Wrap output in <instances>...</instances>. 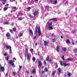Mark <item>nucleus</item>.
Wrapping results in <instances>:
<instances>
[{
	"label": "nucleus",
	"mask_w": 77,
	"mask_h": 77,
	"mask_svg": "<svg viewBox=\"0 0 77 77\" xmlns=\"http://www.w3.org/2000/svg\"><path fill=\"white\" fill-rule=\"evenodd\" d=\"M52 25V22L49 21L48 22L46 25V27H48V30H53V27L51 26Z\"/></svg>",
	"instance_id": "1"
},
{
	"label": "nucleus",
	"mask_w": 77,
	"mask_h": 77,
	"mask_svg": "<svg viewBox=\"0 0 77 77\" xmlns=\"http://www.w3.org/2000/svg\"><path fill=\"white\" fill-rule=\"evenodd\" d=\"M27 55V59L28 60H29L30 59V55L29 54V53L28 52V49L26 48V56Z\"/></svg>",
	"instance_id": "2"
},
{
	"label": "nucleus",
	"mask_w": 77,
	"mask_h": 77,
	"mask_svg": "<svg viewBox=\"0 0 77 77\" xmlns=\"http://www.w3.org/2000/svg\"><path fill=\"white\" fill-rule=\"evenodd\" d=\"M38 36H40L41 35H42V33H41V29H40V26H38Z\"/></svg>",
	"instance_id": "3"
},
{
	"label": "nucleus",
	"mask_w": 77,
	"mask_h": 77,
	"mask_svg": "<svg viewBox=\"0 0 77 77\" xmlns=\"http://www.w3.org/2000/svg\"><path fill=\"white\" fill-rule=\"evenodd\" d=\"M38 11H36V10L35 9H34L33 10V14L34 16L37 15V14H38Z\"/></svg>",
	"instance_id": "4"
},
{
	"label": "nucleus",
	"mask_w": 77,
	"mask_h": 77,
	"mask_svg": "<svg viewBox=\"0 0 77 77\" xmlns=\"http://www.w3.org/2000/svg\"><path fill=\"white\" fill-rule=\"evenodd\" d=\"M42 62L41 60L38 61V67L40 68V67L42 66Z\"/></svg>",
	"instance_id": "5"
},
{
	"label": "nucleus",
	"mask_w": 77,
	"mask_h": 77,
	"mask_svg": "<svg viewBox=\"0 0 77 77\" xmlns=\"http://www.w3.org/2000/svg\"><path fill=\"white\" fill-rule=\"evenodd\" d=\"M9 63L13 66V67H15V65H14V63L13 62V61L12 60H9Z\"/></svg>",
	"instance_id": "6"
},
{
	"label": "nucleus",
	"mask_w": 77,
	"mask_h": 77,
	"mask_svg": "<svg viewBox=\"0 0 77 77\" xmlns=\"http://www.w3.org/2000/svg\"><path fill=\"white\" fill-rule=\"evenodd\" d=\"M5 47L6 48V50H10L11 49V46L10 45H5Z\"/></svg>",
	"instance_id": "7"
},
{
	"label": "nucleus",
	"mask_w": 77,
	"mask_h": 77,
	"mask_svg": "<svg viewBox=\"0 0 77 77\" xmlns=\"http://www.w3.org/2000/svg\"><path fill=\"white\" fill-rule=\"evenodd\" d=\"M38 29V24H37V26L35 28V31L34 34L35 35H36L37 34V32H38V30L37 29Z\"/></svg>",
	"instance_id": "8"
},
{
	"label": "nucleus",
	"mask_w": 77,
	"mask_h": 77,
	"mask_svg": "<svg viewBox=\"0 0 77 77\" xmlns=\"http://www.w3.org/2000/svg\"><path fill=\"white\" fill-rule=\"evenodd\" d=\"M6 36H7V38L8 39H11V35L9 33H8L6 34Z\"/></svg>",
	"instance_id": "9"
},
{
	"label": "nucleus",
	"mask_w": 77,
	"mask_h": 77,
	"mask_svg": "<svg viewBox=\"0 0 77 77\" xmlns=\"http://www.w3.org/2000/svg\"><path fill=\"white\" fill-rule=\"evenodd\" d=\"M71 75V73L70 72H68L67 73V76L66 75H65V77H70Z\"/></svg>",
	"instance_id": "10"
},
{
	"label": "nucleus",
	"mask_w": 77,
	"mask_h": 77,
	"mask_svg": "<svg viewBox=\"0 0 77 77\" xmlns=\"http://www.w3.org/2000/svg\"><path fill=\"white\" fill-rule=\"evenodd\" d=\"M5 68L1 66L0 67V72H2L3 71H4Z\"/></svg>",
	"instance_id": "11"
},
{
	"label": "nucleus",
	"mask_w": 77,
	"mask_h": 77,
	"mask_svg": "<svg viewBox=\"0 0 77 77\" xmlns=\"http://www.w3.org/2000/svg\"><path fill=\"white\" fill-rule=\"evenodd\" d=\"M29 31L30 32V34L31 36H33V31H32V30L31 29H29Z\"/></svg>",
	"instance_id": "12"
},
{
	"label": "nucleus",
	"mask_w": 77,
	"mask_h": 77,
	"mask_svg": "<svg viewBox=\"0 0 77 77\" xmlns=\"http://www.w3.org/2000/svg\"><path fill=\"white\" fill-rule=\"evenodd\" d=\"M56 73V71L55 70V71H53L52 73V75L54 76V75H55Z\"/></svg>",
	"instance_id": "13"
},
{
	"label": "nucleus",
	"mask_w": 77,
	"mask_h": 77,
	"mask_svg": "<svg viewBox=\"0 0 77 77\" xmlns=\"http://www.w3.org/2000/svg\"><path fill=\"white\" fill-rule=\"evenodd\" d=\"M19 15L20 16H22L23 15V12L22 11H20L18 13Z\"/></svg>",
	"instance_id": "14"
},
{
	"label": "nucleus",
	"mask_w": 77,
	"mask_h": 77,
	"mask_svg": "<svg viewBox=\"0 0 77 77\" xmlns=\"http://www.w3.org/2000/svg\"><path fill=\"white\" fill-rule=\"evenodd\" d=\"M2 3L3 5H5L6 3V0H2Z\"/></svg>",
	"instance_id": "15"
},
{
	"label": "nucleus",
	"mask_w": 77,
	"mask_h": 77,
	"mask_svg": "<svg viewBox=\"0 0 77 77\" xmlns=\"http://www.w3.org/2000/svg\"><path fill=\"white\" fill-rule=\"evenodd\" d=\"M57 3V1H54L53 2V4L56 5Z\"/></svg>",
	"instance_id": "16"
},
{
	"label": "nucleus",
	"mask_w": 77,
	"mask_h": 77,
	"mask_svg": "<svg viewBox=\"0 0 77 77\" xmlns=\"http://www.w3.org/2000/svg\"><path fill=\"white\" fill-rule=\"evenodd\" d=\"M62 50L63 51H64V52H65V51H66V48L65 47H63L62 48Z\"/></svg>",
	"instance_id": "17"
},
{
	"label": "nucleus",
	"mask_w": 77,
	"mask_h": 77,
	"mask_svg": "<svg viewBox=\"0 0 77 77\" xmlns=\"http://www.w3.org/2000/svg\"><path fill=\"white\" fill-rule=\"evenodd\" d=\"M44 45L45 46H46L48 44V42H47V41H45L44 42Z\"/></svg>",
	"instance_id": "18"
},
{
	"label": "nucleus",
	"mask_w": 77,
	"mask_h": 77,
	"mask_svg": "<svg viewBox=\"0 0 77 77\" xmlns=\"http://www.w3.org/2000/svg\"><path fill=\"white\" fill-rule=\"evenodd\" d=\"M26 9L28 11H30V9H32V8L30 7H28L26 8Z\"/></svg>",
	"instance_id": "19"
},
{
	"label": "nucleus",
	"mask_w": 77,
	"mask_h": 77,
	"mask_svg": "<svg viewBox=\"0 0 77 77\" xmlns=\"http://www.w3.org/2000/svg\"><path fill=\"white\" fill-rule=\"evenodd\" d=\"M66 43L67 44H69V43H70V41H69V40L67 39L66 40Z\"/></svg>",
	"instance_id": "20"
},
{
	"label": "nucleus",
	"mask_w": 77,
	"mask_h": 77,
	"mask_svg": "<svg viewBox=\"0 0 77 77\" xmlns=\"http://www.w3.org/2000/svg\"><path fill=\"white\" fill-rule=\"evenodd\" d=\"M32 72L33 74H35L36 73V69H34Z\"/></svg>",
	"instance_id": "21"
},
{
	"label": "nucleus",
	"mask_w": 77,
	"mask_h": 77,
	"mask_svg": "<svg viewBox=\"0 0 77 77\" xmlns=\"http://www.w3.org/2000/svg\"><path fill=\"white\" fill-rule=\"evenodd\" d=\"M60 65H61V66H63V62L62 61H60Z\"/></svg>",
	"instance_id": "22"
},
{
	"label": "nucleus",
	"mask_w": 77,
	"mask_h": 77,
	"mask_svg": "<svg viewBox=\"0 0 77 77\" xmlns=\"http://www.w3.org/2000/svg\"><path fill=\"white\" fill-rule=\"evenodd\" d=\"M50 20H53V21H57V18H54L52 19H50Z\"/></svg>",
	"instance_id": "23"
},
{
	"label": "nucleus",
	"mask_w": 77,
	"mask_h": 77,
	"mask_svg": "<svg viewBox=\"0 0 77 77\" xmlns=\"http://www.w3.org/2000/svg\"><path fill=\"white\" fill-rule=\"evenodd\" d=\"M59 47L58 46H57V52L59 51Z\"/></svg>",
	"instance_id": "24"
},
{
	"label": "nucleus",
	"mask_w": 77,
	"mask_h": 77,
	"mask_svg": "<svg viewBox=\"0 0 77 77\" xmlns=\"http://www.w3.org/2000/svg\"><path fill=\"white\" fill-rule=\"evenodd\" d=\"M74 53H77V48H75L74 50H73Z\"/></svg>",
	"instance_id": "25"
},
{
	"label": "nucleus",
	"mask_w": 77,
	"mask_h": 77,
	"mask_svg": "<svg viewBox=\"0 0 77 77\" xmlns=\"http://www.w3.org/2000/svg\"><path fill=\"white\" fill-rule=\"evenodd\" d=\"M52 36L53 37H54V38H55L56 37V35H54V33L53 34H52Z\"/></svg>",
	"instance_id": "26"
},
{
	"label": "nucleus",
	"mask_w": 77,
	"mask_h": 77,
	"mask_svg": "<svg viewBox=\"0 0 77 77\" xmlns=\"http://www.w3.org/2000/svg\"><path fill=\"white\" fill-rule=\"evenodd\" d=\"M58 72L59 73H60V72H61V68H59L58 69Z\"/></svg>",
	"instance_id": "27"
},
{
	"label": "nucleus",
	"mask_w": 77,
	"mask_h": 77,
	"mask_svg": "<svg viewBox=\"0 0 77 77\" xmlns=\"http://www.w3.org/2000/svg\"><path fill=\"white\" fill-rule=\"evenodd\" d=\"M63 64L64 66H66L67 65H68V64L66 63H63Z\"/></svg>",
	"instance_id": "28"
},
{
	"label": "nucleus",
	"mask_w": 77,
	"mask_h": 77,
	"mask_svg": "<svg viewBox=\"0 0 77 77\" xmlns=\"http://www.w3.org/2000/svg\"><path fill=\"white\" fill-rule=\"evenodd\" d=\"M8 9V7H5L4 8V11H6L7 9Z\"/></svg>",
	"instance_id": "29"
},
{
	"label": "nucleus",
	"mask_w": 77,
	"mask_h": 77,
	"mask_svg": "<svg viewBox=\"0 0 77 77\" xmlns=\"http://www.w3.org/2000/svg\"><path fill=\"white\" fill-rule=\"evenodd\" d=\"M32 59L33 61H34V62H35V60H36V59H35V58L34 57H32Z\"/></svg>",
	"instance_id": "30"
},
{
	"label": "nucleus",
	"mask_w": 77,
	"mask_h": 77,
	"mask_svg": "<svg viewBox=\"0 0 77 77\" xmlns=\"http://www.w3.org/2000/svg\"><path fill=\"white\" fill-rule=\"evenodd\" d=\"M52 42H56V38H54V39H52Z\"/></svg>",
	"instance_id": "31"
},
{
	"label": "nucleus",
	"mask_w": 77,
	"mask_h": 77,
	"mask_svg": "<svg viewBox=\"0 0 77 77\" xmlns=\"http://www.w3.org/2000/svg\"><path fill=\"white\" fill-rule=\"evenodd\" d=\"M4 24H9V22H5L4 23Z\"/></svg>",
	"instance_id": "32"
},
{
	"label": "nucleus",
	"mask_w": 77,
	"mask_h": 77,
	"mask_svg": "<svg viewBox=\"0 0 77 77\" xmlns=\"http://www.w3.org/2000/svg\"><path fill=\"white\" fill-rule=\"evenodd\" d=\"M9 52L10 54H12V49H9Z\"/></svg>",
	"instance_id": "33"
},
{
	"label": "nucleus",
	"mask_w": 77,
	"mask_h": 77,
	"mask_svg": "<svg viewBox=\"0 0 77 77\" xmlns=\"http://www.w3.org/2000/svg\"><path fill=\"white\" fill-rule=\"evenodd\" d=\"M17 7L16 6L15 7H11V9H16Z\"/></svg>",
	"instance_id": "34"
},
{
	"label": "nucleus",
	"mask_w": 77,
	"mask_h": 77,
	"mask_svg": "<svg viewBox=\"0 0 77 77\" xmlns=\"http://www.w3.org/2000/svg\"><path fill=\"white\" fill-rule=\"evenodd\" d=\"M23 33H20L19 35V36H20V37H21V36H23Z\"/></svg>",
	"instance_id": "35"
},
{
	"label": "nucleus",
	"mask_w": 77,
	"mask_h": 77,
	"mask_svg": "<svg viewBox=\"0 0 77 77\" xmlns=\"http://www.w3.org/2000/svg\"><path fill=\"white\" fill-rule=\"evenodd\" d=\"M50 8L48 7V6H46L45 7V9H47V10H49V8Z\"/></svg>",
	"instance_id": "36"
},
{
	"label": "nucleus",
	"mask_w": 77,
	"mask_h": 77,
	"mask_svg": "<svg viewBox=\"0 0 77 77\" xmlns=\"http://www.w3.org/2000/svg\"><path fill=\"white\" fill-rule=\"evenodd\" d=\"M13 30L14 32H15V31H16V28H14L13 29Z\"/></svg>",
	"instance_id": "37"
},
{
	"label": "nucleus",
	"mask_w": 77,
	"mask_h": 77,
	"mask_svg": "<svg viewBox=\"0 0 77 77\" xmlns=\"http://www.w3.org/2000/svg\"><path fill=\"white\" fill-rule=\"evenodd\" d=\"M30 51L31 53H32V52H33V49H30Z\"/></svg>",
	"instance_id": "38"
},
{
	"label": "nucleus",
	"mask_w": 77,
	"mask_h": 77,
	"mask_svg": "<svg viewBox=\"0 0 77 77\" xmlns=\"http://www.w3.org/2000/svg\"><path fill=\"white\" fill-rule=\"evenodd\" d=\"M44 71H45V72H47L48 71V70L47 69V68H45L44 69Z\"/></svg>",
	"instance_id": "39"
},
{
	"label": "nucleus",
	"mask_w": 77,
	"mask_h": 77,
	"mask_svg": "<svg viewBox=\"0 0 77 77\" xmlns=\"http://www.w3.org/2000/svg\"><path fill=\"white\" fill-rule=\"evenodd\" d=\"M67 60H68L70 61V60H72V59L71 58H68L67 59Z\"/></svg>",
	"instance_id": "40"
},
{
	"label": "nucleus",
	"mask_w": 77,
	"mask_h": 77,
	"mask_svg": "<svg viewBox=\"0 0 77 77\" xmlns=\"http://www.w3.org/2000/svg\"><path fill=\"white\" fill-rule=\"evenodd\" d=\"M8 59H9V57H8V56H7L6 57V60H7L8 61Z\"/></svg>",
	"instance_id": "41"
},
{
	"label": "nucleus",
	"mask_w": 77,
	"mask_h": 77,
	"mask_svg": "<svg viewBox=\"0 0 77 77\" xmlns=\"http://www.w3.org/2000/svg\"><path fill=\"white\" fill-rule=\"evenodd\" d=\"M29 16L30 17V18H32L33 17H32V15H31L30 14L29 15Z\"/></svg>",
	"instance_id": "42"
},
{
	"label": "nucleus",
	"mask_w": 77,
	"mask_h": 77,
	"mask_svg": "<svg viewBox=\"0 0 77 77\" xmlns=\"http://www.w3.org/2000/svg\"><path fill=\"white\" fill-rule=\"evenodd\" d=\"M49 60V57L48 56V57L46 58V60L48 61Z\"/></svg>",
	"instance_id": "43"
},
{
	"label": "nucleus",
	"mask_w": 77,
	"mask_h": 77,
	"mask_svg": "<svg viewBox=\"0 0 77 77\" xmlns=\"http://www.w3.org/2000/svg\"><path fill=\"white\" fill-rule=\"evenodd\" d=\"M10 32H11V33H13V32L12 31V29H10Z\"/></svg>",
	"instance_id": "44"
},
{
	"label": "nucleus",
	"mask_w": 77,
	"mask_h": 77,
	"mask_svg": "<svg viewBox=\"0 0 77 77\" xmlns=\"http://www.w3.org/2000/svg\"><path fill=\"white\" fill-rule=\"evenodd\" d=\"M18 20H22V18L21 17L19 18L18 19Z\"/></svg>",
	"instance_id": "45"
},
{
	"label": "nucleus",
	"mask_w": 77,
	"mask_h": 77,
	"mask_svg": "<svg viewBox=\"0 0 77 77\" xmlns=\"http://www.w3.org/2000/svg\"><path fill=\"white\" fill-rule=\"evenodd\" d=\"M40 53V52L38 51V56H39V57L40 56L39 55V54Z\"/></svg>",
	"instance_id": "46"
},
{
	"label": "nucleus",
	"mask_w": 77,
	"mask_h": 77,
	"mask_svg": "<svg viewBox=\"0 0 77 77\" xmlns=\"http://www.w3.org/2000/svg\"><path fill=\"white\" fill-rule=\"evenodd\" d=\"M51 59H49V60H48V62H51Z\"/></svg>",
	"instance_id": "47"
},
{
	"label": "nucleus",
	"mask_w": 77,
	"mask_h": 77,
	"mask_svg": "<svg viewBox=\"0 0 77 77\" xmlns=\"http://www.w3.org/2000/svg\"><path fill=\"white\" fill-rule=\"evenodd\" d=\"M15 12V10H12V11H11V13H12V12Z\"/></svg>",
	"instance_id": "48"
},
{
	"label": "nucleus",
	"mask_w": 77,
	"mask_h": 77,
	"mask_svg": "<svg viewBox=\"0 0 77 77\" xmlns=\"http://www.w3.org/2000/svg\"><path fill=\"white\" fill-rule=\"evenodd\" d=\"M36 36H35L34 37V38H33V39H36Z\"/></svg>",
	"instance_id": "49"
},
{
	"label": "nucleus",
	"mask_w": 77,
	"mask_h": 77,
	"mask_svg": "<svg viewBox=\"0 0 77 77\" xmlns=\"http://www.w3.org/2000/svg\"><path fill=\"white\" fill-rule=\"evenodd\" d=\"M13 74H14L15 75H16V73L14 72H13Z\"/></svg>",
	"instance_id": "50"
},
{
	"label": "nucleus",
	"mask_w": 77,
	"mask_h": 77,
	"mask_svg": "<svg viewBox=\"0 0 77 77\" xmlns=\"http://www.w3.org/2000/svg\"><path fill=\"white\" fill-rule=\"evenodd\" d=\"M75 33V30L73 31H72V33Z\"/></svg>",
	"instance_id": "51"
},
{
	"label": "nucleus",
	"mask_w": 77,
	"mask_h": 77,
	"mask_svg": "<svg viewBox=\"0 0 77 77\" xmlns=\"http://www.w3.org/2000/svg\"><path fill=\"white\" fill-rule=\"evenodd\" d=\"M22 68V66H19V69H21Z\"/></svg>",
	"instance_id": "52"
},
{
	"label": "nucleus",
	"mask_w": 77,
	"mask_h": 77,
	"mask_svg": "<svg viewBox=\"0 0 77 77\" xmlns=\"http://www.w3.org/2000/svg\"><path fill=\"white\" fill-rule=\"evenodd\" d=\"M62 59H63V60H64V56L63 55V56L62 57Z\"/></svg>",
	"instance_id": "53"
},
{
	"label": "nucleus",
	"mask_w": 77,
	"mask_h": 77,
	"mask_svg": "<svg viewBox=\"0 0 77 77\" xmlns=\"http://www.w3.org/2000/svg\"><path fill=\"white\" fill-rule=\"evenodd\" d=\"M4 55V56H7V54H6V53H5Z\"/></svg>",
	"instance_id": "54"
},
{
	"label": "nucleus",
	"mask_w": 77,
	"mask_h": 77,
	"mask_svg": "<svg viewBox=\"0 0 77 77\" xmlns=\"http://www.w3.org/2000/svg\"><path fill=\"white\" fill-rule=\"evenodd\" d=\"M44 64H45V65H46V62H45V61H44Z\"/></svg>",
	"instance_id": "55"
},
{
	"label": "nucleus",
	"mask_w": 77,
	"mask_h": 77,
	"mask_svg": "<svg viewBox=\"0 0 77 77\" xmlns=\"http://www.w3.org/2000/svg\"><path fill=\"white\" fill-rule=\"evenodd\" d=\"M38 45V42H36L35 43V46H37Z\"/></svg>",
	"instance_id": "56"
},
{
	"label": "nucleus",
	"mask_w": 77,
	"mask_h": 77,
	"mask_svg": "<svg viewBox=\"0 0 77 77\" xmlns=\"http://www.w3.org/2000/svg\"><path fill=\"white\" fill-rule=\"evenodd\" d=\"M26 72L27 73V74H29V71H26Z\"/></svg>",
	"instance_id": "57"
},
{
	"label": "nucleus",
	"mask_w": 77,
	"mask_h": 77,
	"mask_svg": "<svg viewBox=\"0 0 77 77\" xmlns=\"http://www.w3.org/2000/svg\"><path fill=\"white\" fill-rule=\"evenodd\" d=\"M66 4H67V5H68V2L67 1L66 2Z\"/></svg>",
	"instance_id": "58"
},
{
	"label": "nucleus",
	"mask_w": 77,
	"mask_h": 77,
	"mask_svg": "<svg viewBox=\"0 0 77 77\" xmlns=\"http://www.w3.org/2000/svg\"><path fill=\"white\" fill-rule=\"evenodd\" d=\"M72 44L73 45H74V42H72Z\"/></svg>",
	"instance_id": "59"
},
{
	"label": "nucleus",
	"mask_w": 77,
	"mask_h": 77,
	"mask_svg": "<svg viewBox=\"0 0 77 77\" xmlns=\"http://www.w3.org/2000/svg\"><path fill=\"white\" fill-rule=\"evenodd\" d=\"M9 6V4H7L6 5H5V6Z\"/></svg>",
	"instance_id": "60"
},
{
	"label": "nucleus",
	"mask_w": 77,
	"mask_h": 77,
	"mask_svg": "<svg viewBox=\"0 0 77 77\" xmlns=\"http://www.w3.org/2000/svg\"><path fill=\"white\" fill-rule=\"evenodd\" d=\"M8 75V72H7V73H6L5 76L6 77V76H7V75Z\"/></svg>",
	"instance_id": "61"
},
{
	"label": "nucleus",
	"mask_w": 77,
	"mask_h": 77,
	"mask_svg": "<svg viewBox=\"0 0 77 77\" xmlns=\"http://www.w3.org/2000/svg\"><path fill=\"white\" fill-rule=\"evenodd\" d=\"M13 60H16V58H13Z\"/></svg>",
	"instance_id": "62"
},
{
	"label": "nucleus",
	"mask_w": 77,
	"mask_h": 77,
	"mask_svg": "<svg viewBox=\"0 0 77 77\" xmlns=\"http://www.w3.org/2000/svg\"><path fill=\"white\" fill-rule=\"evenodd\" d=\"M41 68H44V66H42L41 67Z\"/></svg>",
	"instance_id": "63"
},
{
	"label": "nucleus",
	"mask_w": 77,
	"mask_h": 77,
	"mask_svg": "<svg viewBox=\"0 0 77 77\" xmlns=\"http://www.w3.org/2000/svg\"><path fill=\"white\" fill-rule=\"evenodd\" d=\"M61 38L62 39V38H63V36L61 35Z\"/></svg>",
	"instance_id": "64"
}]
</instances>
